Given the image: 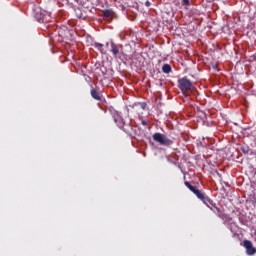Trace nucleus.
<instances>
[{
	"instance_id": "obj_1",
	"label": "nucleus",
	"mask_w": 256,
	"mask_h": 256,
	"mask_svg": "<svg viewBox=\"0 0 256 256\" xmlns=\"http://www.w3.org/2000/svg\"><path fill=\"white\" fill-rule=\"evenodd\" d=\"M178 87L183 95H189V92L193 89V83L187 77H183L178 80Z\"/></svg>"
},
{
	"instance_id": "obj_2",
	"label": "nucleus",
	"mask_w": 256,
	"mask_h": 256,
	"mask_svg": "<svg viewBox=\"0 0 256 256\" xmlns=\"http://www.w3.org/2000/svg\"><path fill=\"white\" fill-rule=\"evenodd\" d=\"M152 139L156 142L159 143L160 145H163L164 147H171L173 145V140L167 138L165 134L156 132L153 134Z\"/></svg>"
},
{
	"instance_id": "obj_3",
	"label": "nucleus",
	"mask_w": 256,
	"mask_h": 256,
	"mask_svg": "<svg viewBox=\"0 0 256 256\" xmlns=\"http://www.w3.org/2000/svg\"><path fill=\"white\" fill-rule=\"evenodd\" d=\"M106 48L110 53H112L113 57H119L121 55V51H123V45L116 44L115 42H107Z\"/></svg>"
},
{
	"instance_id": "obj_4",
	"label": "nucleus",
	"mask_w": 256,
	"mask_h": 256,
	"mask_svg": "<svg viewBox=\"0 0 256 256\" xmlns=\"http://www.w3.org/2000/svg\"><path fill=\"white\" fill-rule=\"evenodd\" d=\"M243 247L246 249V254L249 256L256 254V248L253 246V242L251 240H244Z\"/></svg>"
},
{
	"instance_id": "obj_5",
	"label": "nucleus",
	"mask_w": 256,
	"mask_h": 256,
	"mask_svg": "<svg viewBox=\"0 0 256 256\" xmlns=\"http://www.w3.org/2000/svg\"><path fill=\"white\" fill-rule=\"evenodd\" d=\"M184 185H186L188 187V189H190L192 191V193H194V195H196V197L198 199H200V201L205 196V194L201 193V191H199V189H197L195 186L191 185V183H189L188 181H185Z\"/></svg>"
},
{
	"instance_id": "obj_6",
	"label": "nucleus",
	"mask_w": 256,
	"mask_h": 256,
	"mask_svg": "<svg viewBox=\"0 0 256 256\" xmlns=\"http://www.w3.org/2000/svg\"><path fill=\"white\" fill-rule=\"evenodd\" d=\"M91 97H93L96 101H101V94L99 93V88H92L90 91Z\"/></svg>"
},
{
	"instance_id": "obj_7",
	"label": "nucleus",
	"mask_w": 256,
	"mask_h": 256,
	"mask_svg": "<svg viewBox=\"0 0 256 256\" xmlns=\"http://www.w3.org/2000/svg\"><path fill=\"white\" fill-rule=\"evenodd\" d=\"M93 47H95V49H97L102 55H105L107 52H105V49L103 48V44L99 43V42H95L93 44Z\"/></svg>"
},
{
	"instance_id": "obj_8",
	"label": "nucleus",
	"mask_w": 256,
	"mask_h": 256,
	"mask_svg": "<svg viewBox=\"0 0 256 256\" xmlns=\"http://www.w3.org/2000/svg\"><path fill=\"white\" fill-rule=\"evenodd\" d=\"M162 71H163V73L169 74V73H171V71H173V69L171 68V65L164 64L162 66Z\"/></svg>"
},
{
	"instance_id": "obj_9",
	"label": "nucleus",
	"mask_w": 256,
	"mask_h": 256,
	"mask_svg": "<svg viewBox=\"0 0 256 256\" xmlns=\"http://www.w3.org/2000/svg\"><path fill=\"white\" fill-rule=\"evenodd\" d=\"M241 151L242 153H244V155H251V153H253L251 151V148H249V146H242Z\"/></svg>"
},
{
	"instance_id": "obj_10",
	"label": "nucleus",
	"mask_w": 256,
	"mask_h": 256,
	"mask_svg": "<svg viewBox=\"0 0 256 256\" xmlns=\"http://www.w3.org/2000/svg\"><path fill=\"white\" fill-rule=\"evenodd\" d=\"M112 16H113V10H110V9L103 10V17L108 19L109 17H112Z\"/></svg>"
},
{
	"instance_id": "obj_11",
	"label": "nucleus",
	"mask_w": 256,
	"mask_h": 256,
	"mask_svg": "<svg viewBox=\"0 0 256 256\" xmlns=\"http://www.w3.org/2000/svg\"><path fill=\"white\" fill-rule=\"evenodd\" d=\"M201 201H203V203L205 205H207V207H209V205H211V203H213V201H211V199L207 196H204Z\"/></svg>"
},
{
	"instance_id": "obj_12",
	"label": "nucleus",
	"mask_w": 256,
	"mask_h": 256,
	"mask_svg": "<svg viewBox=\"0 0 256 256\" xmlns=\"http://www.w3.org/2000/svg\"><path fill=\"white\" fill-rule=\"evenodd\" d=\"M47 21H49V20H47V18H46L45 16H43V17H41V18L39 19V22H40V23H47Z\"/></svg>"
},
{
	"instance_id": "obj_13",
	"label": "nucleus",
	"mask_w": 256,
	"mask_h": 256,
	"mask_svg": "<svg viewBox=\"0 0 256 256\" xmlns=\"http://www.w3.org/2000/svg\"><path fill=\"white\" fill-rule=\"evenodd\" d=\"M182 5L189 6V0H182Z\"/></svg>"
},
{
	"instance_id": "obj_14",
	"label": "nucleus",
	"mask_w": 256,
	"mask_h": 256,
	"mask_svg": "<svg viewBox=\"0 0 256 256\" xmlns=\"http://www.w3.org/2000/svg\"><path fill=\"white\" fill-rule=\"evenodd\" d=\"M141 124H142L144 127H147V121L142 120V121H141Z\"/></svg>"
},
{
	"instance_id": "obj_15",
	"label": "nucleus",
	"mask_w": 256,
	"mask_h": 256,
	"mask_svg": "<svg viewBox=\"0 0 256 256\" xmlns=\"http://www.w3.org/2000/svg\"><path fill=\"white\" fill-rule=\"evenodd\" d=\"M78 19H82L83 15L82 14H77Z\"/></svg>"
},
{
	"instance_id": "obj_16",
	"label": "nucleus",
	"mask_w": 256,
	"mask_h": 256,
	"mask_svg": "<svg viewBox=\"0 0 256 256\" xmlns=\"http://www.w3.org/2000/svg\"><path fill=\"white\" fill-rule=\"evenodd\" d=\"M151 3L149 1L146 2V7H149Z\"/></svg>"
}]
</instances>
